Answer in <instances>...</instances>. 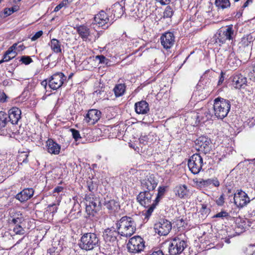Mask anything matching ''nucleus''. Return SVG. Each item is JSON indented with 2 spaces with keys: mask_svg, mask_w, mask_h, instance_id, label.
Segmentation results:
<instances>
[{
  "mask_svg": "<svg viewBox=\"0 0 255 255\" xmlns=\"http://www.w3.org/2000/svg\"><path fill=\"white\" fill-rule=\"evenodd\" d=\"M34 190L32 188H25L18 193L15 198L20 202H24L30 199L33 195Z\"/></svg>",
  "mask_w": 255,
  "mask_h": 255,
  "instance_id": "22",
  "label": "nucleus"
},
{
  "mask_svg": "<svg viewBox=\"0 0 255 255\" xmlns=\"http://www.w3.org/2000/svg\"><path fill=\"white\" fill-rule=\"evenodd\" d=\"M22 221L23 217L22 216V214H17V217L15 215V217L12 218L11 222L10 223L16 225L18 224L21 223Z\"/></svg>",
  "mask_w": 255,
  "mask_h": 255,
  "instance_id": "40",
  "label": "nucleus"
},
{
  "mask_svg": "<svg viewBox=\"0 0 255 255\" xmlns=\"http://www.w3.org/2000/svg\"><path fill=\"white\" fill-rule=\"evenodd\" d=\"M247 84V78L241 74H235L233 77L232 85L238 89L243 88Z\"/></svg>",
  "mask_w": 255,
  "mask_h": 255,
  "instance_id": "21",
  "label": "nucleus"
},
{
  "mask_svg": "<svg viewBox=\"0 0 255 255\" xmlns=\"http://www.w3.org/2000/svg\"><path fill=\"white\" fill-rule=\"evenodd\" d=\"M201 208L200 210L199 217L202 220L205 219L209 215L210 212V209L208 207V205L206 204H201Z\"/></svg>",
  "mask_w": 255,
  "mask_h": 255,
  "instance_id": "32",
  "label": "nucleus"
},
{
  "mask_svg": "<svg viewBox=\"0 0 255 255\" xmlns=\"http://www.w3.org/2000/svg\"><path fill=\"white\" fill-rule=\"evenodd\" d=\"M101 113L100 111L96 109L90 110L85 118L87 123L93 125L97 122L101 118Z\"/></svg>",
  "mask_w": 255,
  "mask_h": 255,
  "instance_id": "20",
  "label": "nucleus"
},
{
  "mask_svg": "<svg viewBox=\"0 0 255 255\" xmlns=\"http://www.w3.org/2000/svg\"><path fill=\"white\" fill-rule=\"evenodd\" d=\"M16 46L17 43H14L7 50V54H9V56L10 57L11 59L14 58L17 54V51L16 50Z\"/></svg>",
  "mask_w": 255,
  "mask_h": 255,
  "instance_id": "36",
  "label": "nucleus"
},
{
  "mask_svg": "<svg viewBox=\"0 0 255 255\" xmlns=\"http://www.w3.org/2000/svg\"><path fill=\"white\" fill-rule=\"evenodd\" d=\"M134 109L138 114H146L149 111L148 104L143 100L135 103Z\"/></svg>",
  "mask_w": 255,
  "mask_h": 255,
  "instance_id": "26",
  "label": "nucleus"
},
{
  "mask_svg": "<svg viewBox=\"0 0 255 255\" xmlns=\"http://www.w3.org/2000/svg\"><path fill=\"white\" fill-rule=\"evenodd\" d=\"M126 90V86L124 84H119L115 87L114 89L116 97H118L124 95Z\"/></svg>",
  "mask_w": 255,
  "mask_h": 255,
  "instance_id": "34",
  "label": "nucleus"
},
{
  "mask_svg": "<svg viewBox=\"0 0 255 255\" xmlns=\"http://www.w3.org/2000/svg\"><path fill=\"white\" fill-rule=\"evenodd\" d=\"M125 1L121 0L120 2H116L109 9V11L114 14L113 18H120L124 13L125 12Z\"/></svg>",
  "mask_w": 255,
  "mask_h": 255,
  "instance_id": "19",
  "label": "nucleus"
},
{
  "mask_svg": "<svg viewBox=\"0 0 255 255\" xmlns=\"http://www.w3.org/2000/svg\"><path fill=\"white\" fill-rule=\"evenodd\" d=\"M86 200V211L89 212V214H91V211L96 212L99 209L100 204L99 199L95 198L94 195L90 194L89 195H86L85 196Z\"/></svg>",
  "mask_w": 255,
  "mask_h": 255,
  "instance_id": "13",
  "label": "nucleus"
},
{
  "mask_svg": "<svg viewBox=\"0 0 255 255\" xmlns=\"http://www.w3.org/2000/svg\"><path fill=\"white\" fill-rule=\"evenodd\" d=\"M50 46L51 49L55 53H58L62 52L60 43L56 39L53 38L51 40Z\"/></svg>",
  "mask_w": 255,
  "mask_h": 255,
  "instance_id": "31",
  "label": "nucleus"
},
{
  "mask_svg": "<svg viewBox=\"0 0 255 255\" xmlns=\"http://www.w3.org/2000/svg\"><path fill=\"white\" fill-rule=\"evenodd\" d=\"M88 188L89 190L91 192H92L94 189V186L92 183L90 184V183H88Z\"/></svg>",
  "mask_w": 255,
  "mask_h": 255,
  "instance_id": "63",
  "label": "nucleus"
},
{
  "mask_svg": "<svg viewBox=\"0 0 255 255\" xmlns=\"http://www.w3.org/2000/svg\"><path fill=\"white\" fill-rule=\"evenodd\" d=\"M211 179H208L206 180L201 179L199 181V184L200 186L204 187H208L211 185Z\"/></svg>",
  "mask_w": 255,
  "mask_h": 255,
  "instance_id": "43",
  "label": "nucleus"
},
{
  "mask_svg": "<svg viewBox=\"0 0 255 255\" xmlns=\"http://www.w3.org/2000/svg\"><path fill=\"white\" fill-rule=\"evenodd\" d=\"M116 225L120 235L123 237H130L136 231L135 221L130 217H123L117 222Z\"/></svg>",
  "mask_w": 255,
  "mask_h": 255,
  "instance_id": "1",
  "label": "nucleus"
},
{
  "mask_svg": "<svg viewBox=\"0 0 255 255\" xmlns=\"http://www.w3.org/2000/svg\"><path fill=\"white\" fill-rule=\"evenodd\" d=\"M152 196L153 193L150 192L149 191H143L138 194L136 199L141 206L147 208L151 204Z\"/></svg>",
  "mask_w": 255,
  "mask_h": 255,
  "instance_id": "16",
  "label": "nucleus"
},
{
  "mask_svg": "<svg viewBox=\"0 0 255 255\" xmlns=\"http://www.w3.org/2000/svg\"><path fill=\"white\" fill-rule=\"evenodd\" d=\"M227 62L230 67L235 69L240 64V61L236 58L235 53L233 52L229 56Z\"/></svg>",
  "mask_w": 255,
  "mask_h": 255,
  "instance_id": "30",
  "label": "nucleus"
},
{
  "mask_svg": "<svg viewBox=\"0 0 255 255\" xmlns=\"http://www.w3.org/2000/svg\"><path fill=\"white\" fill-rule=\"evenodd\" d=\"M203 165V158L198 153H195L192 155L188 161L189 170L194 174L199 173L202 170Z\"/></svg>",
  "mask_w": 255,
  "mask_h": 255,
  "instance_id": "7",
  "label": "nucleus"
},
{
  "mask_svg": "<svg viewBox=\"0 0 255 255\" xmlns=\"http://www.w3.org/2000/svg\"><path fill=\"white\" fill-rule=\"evenodd\" d=\"M144 241L140 237L134 236L130 239L127 248L128 251L132 253H137L143 251L145 247Z\"/></svg>",
  "mask_w": 255,
  "mask_h": 255,
  "instance_id": "8",
  "label": "nucleus"
},
{
  "mask_svg": "<svg viewBox=\"0 0 255 255\" xmlns=\"http://www.w3.org/2000/svg\"><path fill=\"white\" fill-rule=\"evenodd\" d=\"M119 235V231H117L115 228L112 227L105 230L103 236L106 242L114 243L117 241Z\"/></svg>",
  "mask_w": 255,
  "mask_h": 255,
  "instance_id": "17",
  "label": "nucleus"
},
{
  "mask_svg": "<svg viewBox=\"0 0 255 255\" xmlns=\"http://www.w3.org/2000/svg\"><path fill=\"white\" fill-rule=\"evenodd\" d=\"M76 31L83 41H91L92 35L90 29L84 25L76 26Z\"/></svg>",
  "mask_w": 255,
  "mask_h": 255,
  "instance_id": "18",
  "label": "nucleus"
},
{
  "mask_svg": "<svg viewBox=\"0 0 255 255\" xmlns=\"http://www.w3.org/2000/svg\"><path fill=\"white\" fill-rule=\"evenodd\" d=\"M161 44L166 50L170 49L174 44L175 36L171 32H166L160 36Z\"/></svg>",
  "mask_w": 255,
  "mask_h": 255,
  "instance_id": "15",
  "label": "nucleus"
},
{
  "mask_svg": "<svg viewBox=\"0 0 255 255\" xmlns=\"http://www.w3.org/2000/svg\"><path fill=\"white\" fill-rule=\"evenodd\" d=\"M204 114L205 115L206 120H204V118L202 117H200L199 115V113H197V119H198L199 121H203L204 122L205 121L208 120L209 119H211L212 117L214 116V112L212 113L209 109L205 111Z\"/></svg>",
  "mask_w": 255,
  "mask_h": 255,
  "instance_id": "35",
  "label": "nucleus"
},
{
  "mask_svg": "<svg viewBox=\"0 0 255 255\" xmlns=\"http://www.w3.org/2000/svg\"><path fill=\"white\" fill-rule=\"evenodd\" d=\"M25 48V46L23 44H19L18 45V44L17 43V46L16 48V51H20L23 50Z\"/></svg>",
  "mask_w": 255,
  "mask_h": 255,
  "instance_id": "60",
  "label": "nucleus"
},
{
  "mask_svg": "<svg viewBox=\"0 0 255 255\" xmlns=\"http://www.w3.org/2000/svg\"><path fill=\"white\" fill-rule=\"evenodd\" d=\"M224 194H222L220 197L216 200V203L218 206H222L224 204Z\"/></svg>",
  "mask_w": 255,
  "mask_h": 255,
  "instance_id": "52",
  "label": "nucleus"
},
{
  "mask_svg": "<svg viewBox=\"0 0 255 255\" xmlns=\"http://www.w3.org/2000/svg\"><path fill=\"white\" fill-rule=\"evenodd\" d=\"M176 196L180 198H185L188 193L187 186L185 185H180L176 186L174 189Z\"/></svg>",
  "mask_w": 255,
  "mask_h": 255,
  "instance_id": "28",
  "label": "nucleus"
},
{
  "mask_svg": "<svg viewBox=\"0 0 255 255\" xmlns=\"http://www.w3.org/2000/svg\"><path fill=\"white\" fill-rule=\"evenodd\" d=\"M254 0H247L243 5L242 8L244 9L247 7L250 3H252Z\"/></svg>",
  "mask_w": 255,
  "mask_h": 255,
  "instance_id": "59",
  "label": "nucleus"
},
{
  "mask_svg": "<svg viewBox=\"0 0 255 255\" xmlns=\"http://www.w3.org/2000/svg\"><path fill=\"white\" fill-rule=\"evenodd\" d=\"M248 76L251 80L255 81V66L253 67L252 69L250 71Z\"/></svg>",
  "mask_w": 255,
  "mask_h": 255,
  "instance_id": "48",
  "label": "nucleus"
},
{
  "mask_svg": "<svg viewBox=\"0 0 255 255\" xmlns=\"http://www.w3.org/2000/svg\"><path fill=\"white\" fill-rule=\"evenodd\" d=\"M234 203L239 207H243L250 201L247 194L242 190L234 194Z\"/></svg>",
  "mask_w": 255,
  "mask_h": 255,
  "instance_id": "14",
  "label": "nucleus"
},
{
  "mask_svg": "<svg viewBox=\"0 0 255 255\" xmlns=\"http://www.w3.org/2000/svg\"><path fill=\"white\" fill-rule=\"evenodd\" d=\"M7 115L3 112H0V135H4L6 133V125Z\"/></svg>",
  "mask_w": 255,
  "mask_h": 255,
  "instance_id": "27",
  "label": "nucleus"
},
{
  "mask_svg": "<svg viewBox=\"0 0 255 255\" xmlns=\"http://www.w3.org/2000/svg\"><path fill=\"white\" fill-rule=\"evenodd\" d=\"M211 184L213 185L215 187H218L220 185V183L217 178L211 179Z\"/></svg>",
  "mask_w": 255,
  "mask_h": 255,
  "instance_id": "55",
  "label": "nucleus"
},
{
  "mask_svg": "<svg viewBox=\"0 0 255 255\" xmlns=\"http://www.w3.org/2000/svg\"><path fill=\"white\" fill-rule=\"evenodd\" d=\"M195 142L196 149L204 154L210 152L212 149L211 141L206 136H200Z\"/></svg>",
  "mask_w": 255,
  "mask_h": 255,
  "instance_id": "9",
  "label": "nucleus"
},
{
  "mask_svg": "<svg viewBox=\"0 0 255 255\" xmlns=\"http://www.w3.org/2000/svg\"><path fill=\"white\" fill-rule=\"evenodd\" d=\"M165 192V187H159L158 189V193L156 199L154 200V202L158 203L160 199L164 195Z\"/></svg>",
  "mask_w": 255,
  "mask_h": 255,
  "instance_id": "38",
  "label": "nucleus"
},
{
  "mask_svg": "<svg viewBox=\"0 0 255 255\" xmlns=\"http://www.w3.org/2000/svg\"><path fill=\"white\" fill-rule=\"evenodd\" d=\"M234 37V31L233 25L227 26L218 30L212 38V42L217 46H221L227 41L233 40Z\"/></svg>",
  "mask_w": 255,
  "mask_h": 255,
  "instance_id": "3",
  "label": "nucleus"
},
{
  "mask_svg": "<svg viewBox=\"0 0 255 255\" xmlns=\"http://www.w3.org/2000/svg\"><path fill=\"white\" fill-rule=\"evenodd\" d=\"M104 205L106 208L111 212H115L120 208L119 203L115 200H110L105 201Z\"/></svg>",
  "mask_w": 255,
  "mask_h": 255,
  "instance_id": "29",
  "label": "nucleus"
},
{
  "mask_svg": "<svg viewBox=\"0 0 255 255\" xmlns=\"http://www.w3.org/2000/svg\"><path fill=\"white\" fill-rule=\"evenodd\" d=\"M148 139V136L146 135L140 136L139 139V142L143 144H146L147 143Z\"/></svg>",
  "mask_w": 255,
  "mask_h": 255,
  "instance_id": "54",
  "label": "nucleus"
},
{
  "mask_svg": "<svg viewBox=\"0 0 255 255\" xmlns=\"http://www.w3.org/2000/svg\"><path fill=\"white\" fill-rule=\"evenodd\" d=\"M63 7H66V3H64L62 0L58 5H57L54 8V11L57 12L61 9Z\"/></svg>",
  "mask_w": 255,
  "mask_h": 255,
  "instance_id": "53",
  "label": "nucleus"
},
{
  "mask_svg": "<svg viewBox=\"0 0 255 255\" xmlns=\"http://www.w3.org/2000/svg\"><path fill=\"white\" fill-rule=\"evenodd\" d=\"M21 111L18 108L13 107L9 111L8 118L13 125L17 124L21 117Z\"/></svg>",
  "mask_w": 255,
  "mask_h": 255,
  "instance_id": "24",
  "label": "nucleus"
},
{
  "mask_svg": "<svg viewBox=\"0 0 255 255\" xmlns=\"http://www.w3.org/2000/svg\"><path fill=\"white\" fill-rule=\"evenodd\" d=\"M231 102L229 100L218 97L214 100L213 110L214 116L218 119L222 120L226 117L231 109Z\"/></svg>",
  "mask_w": 255,
  "mask_h": 255,
  "instance_id": "2",
  "label": "nucleus"
},
{
  "mask_svg": "<svg viewBox=\"0 0 255 255\" xmlns=\"http://www.w3.org/2000/svg\"><path fill=\"white\" fill-rule=\"evenodd\" d=\"M229 216V214L225 211H222L221 212L216 214L214 216V218H221L222 219L224 217H227Z\"/></svg>",
  "mask_w": 255,
  "mask_h": 255,
  "instance_id": "47",
  "label": "nucleus"
},
{
  "mask_svg": "<svg viewBox=\"0 0 255 255\" xmlns=\"http://www.w3.org/2000/svg\"><path fill=\"white\" fill-rule=\"evenodd\" d=\"M94 22L93 24L96 25L98 27H102L105 29L111 25L114 21V18L111 16H109L108 14L103 10L100 11L94 17Z\"/></svg>",
  "mask_w": 255,
  "mask_h": 255,
  "instance_id": "6",
  "label": "nucleus"
},
{
  "mask_svg": "<svg viewBox=\"0 0 255 255\" xmlns=\"http://www.w3.org/2000/svg\"><path fill=\"white\" fill-rule=\"evenodd\" d=\"M11 58L9 56V54H7V51L5 52L3 58L0 60V64L4 62H8L10 60Z\"/></svg>",
  "mask_w": 255,
  "mask_h": 255,
  "instance_id": "50",
  "label": "nucleus"
},
{
  "mask_svg": "<svg viewBox=\"0 0 255 255\" xmlns=\"http://www.w3.org/2000/svg\"><path fill=\"white\" fill-rule=\"evenodd\" d=\"M66 77L62 72H57L52 75L48 80V85L53 90L60 88L63 85Z\"/></svg>",
  "mask_w": 255,
  "mask_h": 255,
  "instance_id": "11",
  "label": "nucleus"
},
{
  "mask_svg": "<svg viewBox=\"0 0 255 255\" xmlns=\"http://www.w3.org/2000/svg\"><path fill=\"white\" fill-rule=\"evenodd\" d=\"M48 208H49V210L51 211L53 214L57 212L58 209L57 205L56 204L49 205Z\"/></svg>",
  "mask_w": 255,
  "mask_h": 255,
  "instance_id": "49",
  "label": "nucleus"
},
{
  "mask_svg": "<svg viewBox=\"0 0 255 255\" xmlns=\"http://www.w3.org/2000/svg\"><path fill=\"white\" fill-rule=\"evenodd\" d=\"M171 228V224L167 220H162L154 225L155 233L160 236L168 235Z\"/></svg>",
  "mask_w": 255,
  "mask_h": 255,
  "instance_id": "12",
  "label": "nucleus"
},
{
  "mask_svg": "<svg viewBox=\"0 0 255 255\" xmlns=\"http://www.w3.org/2000/svg\"><path fill=\"white\" fill-rule=\"evenodd\" d=\"M148 255H163V254L161 251L158 250L157 251L153 252L152 254Z\"/></svg>",
  "mask_w": 255,
  "mask_h": 255,
  "instance_id": "62",
  "label": "nucleus"
},
{
  "mask_svg": "<svg viewBox=\"0 0 255 255\" xmlns=\"http://www.w3.org/2000/svg\"><path fill=\"white\" fill-rule=\"evenodd\" d=\"M70 131L72 132V136L75 141H78L81 138L79 131L74 128H71Z\"/></svg>",
  "mask_w": 255,
  "mask_h": 255,
  "instance_id": "42",
  "label": "nucleus"
},
{
  "mask_svg": "<svg viewBox=\"0 0 255 255\" xmlns=\"http://www.w3.org/2000/svg\"><path fill=\"white\" fill-rule=\"evenodd\" d=\"M254 40V38L251 34L245 35L239 43V47L241 50L250 49L252 46Z\"/></svg>",
  "mask_w": 255,
  "mask_h": 255,
  "instance_id": "23",
  "label": "nucleus"
},
{
  "mask_svg": "<svg viewBox=\"0 0 255 255\" xmlns=\"http://www.w3.org/2000/svg\"><path fill=\"white\" fill-rule=\"evenodd\" d=\"M63 190V187L61 186H57L55 187L53 190V193H59L61 191H62Z\"/></svg>",
  "mask_w": 255,
  "mask_h": 255,
  "instance_id": "61",
  "label": "nucleus"
},
{
  "mask_svg": "<svg viewBox=\"0 0 255 255\" xmlns=\"http://www.w3.org/2000/svg\"><path fill=\"white\" fill-rule=\"evenodd\" d=\"M20 61H21L22 63L25 65H28L31 63L33 61V60L30 56H22L20 58Z\"/></svg>",
  "mask_w": 255,
  "mask_h": 255,
  "instance_id": "44",
  "label": "nucleus"
},
{
  "mask_svg": "<svg viewBox=\"0 0 255 255\" xmlns=\"http://www.w3.org/2000/svg\"><path fill=\"white\" fill-rule=\"evenodd\" d=\"M48 252L51 255H58V252H55V249L54 247H52L51 248H50L48 250Z\"/></svg>",
  "mask_w": 255,
  "mask_h": 255,
  "instance_id": "56",
  "label": "nucleus"
},
{
  "mask_svg": "<svg viewBox=\"0 0 255 255\" xmlns=\"http://www.w3.org/2000/svg\"><path fill=\"white\" fill-rule=\"evenodd\" d=\"M215 4L218 9H224L231 6L229 0H215Z\"/></svg>",
  "mask_w": 255,
  "mask_h": 255,
  "instance_id": "33",
  "label": "nucleus"
},
{
  "mask_svg": "<svg viewBox=\"0 0 255 255\" xmlns=\"http://www.w3.org/2000/svg\"><path fill=\"white\" fill-rule=\"evenodd\" d=\"M141 187L143 191H149L153 193V191L156 187L158 182L153 174L146 175L145 178L140 180Z\"/></svg>",
  "mask_w": 255,
  "mask_h": 255,
  "instance_id": "10",
  "label": "nucleus"
},
{
  "mask_svg": "<svg viewBox=\"0 0 255 255\" xmlns=\"http://www.w3.org/2000/svg\"><path fill=\"white\" fill-rule=\"evenodd\" d=\"M47 151L52 154L57 155L60 152L61 146L51 139H48L46 141Z\"/></svg>",
  "mask_w": 255,
  "mask_h": 255,
  "instance_id": "25",
  "label": "nucleus"
},
{
  "mask_svg": "<svg viewBox=\"0 0 255 255\" xmlns=\"http://www.w3.org/2000/svg\"><path fill=\"white\" fill-rule=\"evenodd\" d=\"M13 231L17 235H23L25 233L24 229L19 225H16Z\"/></svg>",
  "mask_w": 255,
  "mask_h": 255,
  "instance_id": "41",
  "label": "nucleus"
},
{
  "mask_svg": "<svg viewBox=\"0 0 255 255\" xmlns=\"http://www.w3.org/2000/svg\"><path fill=\"white\" fill-rule=\"evenodd\" d=\"M224 80V73L223 72H221L219 80L218 81V85H220L222 84Z\"/></svg>",
  "mask_w": 255,
  "mask_h": 255,
  "instance_id": "58",
  "label": "nucleus"
},
{
  "mask_svg": "<svg viewBox=\"0 0 255 255\" xmlns=\"http://www.w3.org/2000/svg\"><path fill=\"white\" fill-rule=\"evenodd\" d=\"M157 2H159L161 5H166L170 3L171 0H156Z\"/></svg>",
  "mask_w": 255,
  "mask_h": 255,
  "instance_id": "57",
  "label": "nucleus"
},
{
  "mask_svg": "<svg viewBox=\"0 0 255 255\" xmlns=\"http://www.w3.org/2000/svg\"><path fill=\"white\" fill-rule=\"evenodd\" d=\"M173 14V10L172 8L169 5L166 6L163 12V17L164 18H170Z\"/></svg>",
  "mask_w": 255,
  "mask_h": 255,
  "instance_id": "39",
  "label": "nucleus"
},
{
  "mask_svg": "<svg viewBox=\"0 0 255 255\" xmlns=\"http://www.w3.org/2000/svg\"><path fill=\"white\" fill-rule=\"evenodd\" d=\"M8 97L5 94V93L0 90V103H4L7 101Z\"/></svg>",
  "mask_w": 255,
  "mask_h": 255,
  "instance_id": "45",
  "label": "nucleus"
},
{
  "mask_svg": "<svg viewBox=\"0 0 255 255\" xmlns=\"http://www.w3.org/2000/svg\"><path fill=\"white\" fill-rule=\"evenodd\" d=\"M187 247L185 236L180 235L171 240L168 247L169 253L170 255L180 254Z\"/></svg>",
  "mask_w": 255,
  "mask_h": 255,
  "instance_id": "5",
  "label": "nucleus"
},
{
  "mask_svg": "<svg viewBox=\"0 0 255 255\" xmlns=\"http://www.w3.org/2000/svg\"><path fill=\"white\" fill-rule=\"evenodd\" d=\"M43 34V31L42 30L38 31L31 38V41H35L38 38L40 37Z\"/></svg>",
  "mask_w": 255,
  "mask_h": 255,
  "instance_id": "51",
  "label": "nucleus"
},
{
  "mask_svg": "<svg viewBox=\"0 0 255 255\" xmlns=\"http://www.w3.org/2000/svg\"><path fill=\"white\" fill-rule=\"evenodd\" d=\"M96 59L99 60L100 63L106 64H107L109 60L106 58L103 55H97L96 56Z\"/></svg>",
  "mask_w": 255,
  "mask_h": 255,
  "instance_id": "46",
  "label": "nucleus"
},
{
  "mask_svg": "<svg viewBox=\"0 0 255 255\" xmlns=\"http://www.w3.org/2000/svg\"><path fill=\"white\" fill-rule=\"evenodd\" d=\"M100 245V241L98 235L93 233H84L79 243V247L86 251L93 250Z\"/></svg>",
  "mask_w": 255,
  "mask_h": 255,
  "instance_id": "4",
  "label": "nucleus"
},
{
  "mask_svg": "<svg viewBox=\"0 0 255 255\" xmlns=\"http://www.w3.org/2000/svg\"><path fill=\"white\" fill-rule=\"evenodd\" d=\"M157 204L158 203L153 201V203L150 205L148 207V209L146 211V212L144 214L145 218L147 220L148 219Z\"/></svg>",
  "mask_w": 255,
  "mask_h": 255,
  "instance_id": "37",
  "label": "nucleus"
},
{
  "mask_svg": "<svg viewBox=\"0 0 255 255\" xmlns=\"http://www.w3.org/2000/svg\"><path fill=\"white\" fill-rule=\"evenodd\" d=\"M243 9H244L242 8L241 10L238 11L236 14V17H237L238 18L240 17L242 15Z\"/></svg>",
  "mask_w": 255,
  "mask_h": 255,
  "instance_id": "64",
  "label": "nucleus"
}]
</instances>
